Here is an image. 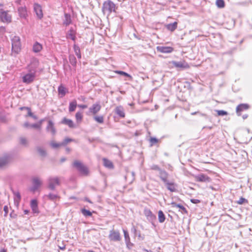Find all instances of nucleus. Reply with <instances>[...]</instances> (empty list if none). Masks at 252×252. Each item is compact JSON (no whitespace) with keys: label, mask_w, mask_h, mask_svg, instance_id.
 I'll return each instance as SVG.
<instances>
[{"label":"nucleus","mask_w":252,"mask_h":252,"mask_svg":"<svg viewBox=\"0 0 252 252\" xmlns=\"http://www.w3.org/2000/svg\"><path fill=\"white\" fill-rule=\"evenodd\" d=\"M116 8L115 4L113 1L108 0L103 3L102 11L104 15L109 16L112 12L116 11Z\"/></svg>","instance_id":"f257e3e1"},{"label":"nucleus","mask_w":252,"mask_h":252,"mask_svg":"<svg viewBox=\"0 0 252 252\" xmlns=\"http://www.w3.org/2000/svg\"><path fill=\"white\" fill-rule=\"evenodd\" d=\"M12 54H18L21 50V39L19 36H14L11 38Z\"/></svg>","instance_id":"f03ea898"},{"label":"nucleus","mask_w":252,"mask_h":252,"mask_svg":"<svg viewBox=\"0 0 252 252\" xmlns=\"http://www.w3.org/2000/svg\"><path fill=\"white\" fill-rule=\"evenodd\" d=\"M72 165L82 175L87 176L89 175V171L88 168L81 161L75 160Z\"/></svg>","instance_id":"7ed1b4c3"},{"label":"nucleus","mask_w":252,"mask_h":252,"mask_svg":"<svg viewBox=\"0 0 252 252\" xmlns=\"http://www.w3.org/2000/svg\"><path fill=\"white\" fill-rule=\"evenodd\" d=\"M39 64V61L36 58H32L31 59L30 63L28 64L26 68L28 71L36 74L37 69Z\"/></svg>","instance_id":"20e7f679"},{"label":"nucleus","mask_w":252,"mask_h":252,"mask_svg":"<svg viewBox=\"0 0 252 252\" xmlns=\"http://www.w3.org/2000/svg\"><path fill=\"white\" fill-rule=\"evenodd\" d=\"M35 78V73L28 71L27 73L23 74L22 79L23 83L27 84H30L34 81Z\"/></svg>","instance_id":"39448f33"},{"label":"nucleus","mask_w":252,"mask_h":252,"mask_svg":"<svg viewBox=\"0 0 252 252\" xmlns=\"http://www.w3.org/2000/svg\"><path fill=\"white\" fill-rule=\"evenodd\" d=\"M60 184V178L58 177H51L48 179V188L51 190H55L56 187Z\"/></svg>","instance_id":"423d86ee"},{"label":"nucleus","mask_w":252,"mask_h":252,"mask_svg":"<svg viewBox=\"0 0 252 252\" xmlns=\"http://www.w3.org/2000/svg\"><path fill=\"white\" fill-rule=\"evenodd\" d=\"M8 11H0V19L4 23H10L11 21V16L8 13Z\"/></svg>","instance_id":"0eeeda50"},{"label":"nucleus","mask_w":252,"mask_h":252,"mask_svg":"<svg viewBox=\"0 0 252 252\" xmlns=\"http://www.w3.org/2000/svg\"><path fill=\"white\" fill-rule=\"evenodd\" d=\"M101 108L99 103H95L89 108L87 114L95 115L100 110Z\"/></svg>","instance_id":"6e6552de"},{"label":"nucleus","mask_w":252,"mask_h":252,"mask_svg":"<svg viewBox=\"0 0 252 252\" xmlns=\"http://www.w3.org/2000/svg\"><path fill=\"white\" fill-rule=\"evenodd\" d=\"M109 238L111 241H119L121 239L119 232L118 231L114 230V229L110 230L109 235Z\"/></svg>","instance_id":"1a4fd4ad"},{"label":"nucleus","mask_w":252,"mask_h":252,"mask_svg":"<svg viewBox=\"0 0 252 252\" xmlns=\"http://www.w3.org/2000/svg\"><path fill=\"white\" fill-rule=\"evenodd\" d=\"M42 181L37 177L32 179V187L30 189L31 191L35 192L41 185Z\"/></svg>","instance_id":"9d476101"},{"label":"nucleus","mask_w":252,"mask_h":252,"mask_svg":"<svg viewBox=\"0 0 252 252\" xmlns=\"http://www.w3.org/2000/svg\"><path fill=\"white\" fill-rule=\"evenodd\" d=\"M157 51L163 53H170L173 51V48L170 46H159L157 47Z\"/></svg>","instance_id":"9b49d317"},{"label":"nucleus","mask_w":252,"mask_h":252,"mask_svg":"<svg viewBox=\"0 0 252 252\" xmlns=\"http://www.w3.org/2000/svg\"><path fill=\"white\" fill-rule=\"evenodd\" d=\"M173 64L177 68L186 69L189 68V64L185 61L173 62Z\"/></svg>","instance_id":"f8f14e48"},{"label":"nucleus","mask_w":252,"mask_h":252,"mask_svg":"<svg viewBox=\"0 0 252 252\" xmlns=\"http://www.w3.org/2000/svg\"><path fill=\"white\" fill-rule=\"evenodd\" d=\"M46 130L48 132H50L53 135H55L56 133V130L54 126V123L49 120L48 122V125L46 127Z\"/></svg>","instance_id":"ddd939ff"},{"label":"nucleus","mask_w":252,"mask_h":252,"mask_svg":"<svg viewBox=\"0 0 252 252\" xmlns=\"http://www.w3.org/2000/svg\"><path fill=\"white\" fill-rule=\"evenodd\" d=\"M18 12L21 18L26 19L28 14L26 6H20L18 8Z\"/></svg>","instance_id":"4468645a"},{"label":"nucleus","mask_w":252,"mask_h":252,"mask_svg":"<svg viewBox=\"0 0 252 252\" xmlns=\"http://www.w3.org/2000/svg\"><path fill=\"white\" fill-rule=\"evenodd\" d=\"M34 11L38 18L41 19L43 17L41 7L39 4L37 3L34 4Z\"/></svg>","instance_id":"2eb2a0df"},{"label":"nucleus","mask_w":252,"mask_h":252,"mask_svg":"<svg viewBox=\"0 0 252 252\" xmlns=\"http://www.w3.org/2000/svg\"><path fill=\"white\" fill-rule=\"evenodd\" d=\"M196 181L198 182H210V180L209 177L205 174H199L195 176Z\"/></svg>","instance_id":"dca6fc26"},{"label":"nucleus","mask_w":252,"mask_h":252,"mask_svg":"<svg viewBox=\"0 0 252 252\" xmlns=\"http://www.w3.org/2000/svg\"><path fill=\"white\" fill-rule=\"evenodd\" d=\"M249 108V106L247 104H240L236 107V112L240 116V112L244 110H247Z\"/></svg>","instance_id":"f3484780"},{"label":"nucleus","mask_w":252,"mask_h":252,"mask_svg":"<svg viewBox=\"0 0 252 252\" xmlns=\"http://www.w3.org/2000/svg\"><path fill=\"white\" fill-rule=\"evenodd\" d=\"M115 112L117 115L121 118H124L125 113L124 108L122 106H118L115 109Z\"/></svg>","instance_id":"a211bd4d"},{"label":"nucleus","mask_w":252,"mask_h":252,"mask_svg":"<svg viewBox=\"0 0 252 252\" xmlns=\"http://www.w3.org/2000/svg\"><path fill=\"white\" fill-rule=\"evenodd\" d=\"M171 205L173 208H179V211H180L182 214L187 213L186 209L183 205L179 204H177L175 202H172Z\"/></svg>","instance_id":"6ab92c4d"},{"label":"nucleus","mask_w":252,"mask_h":252,"mask_svg":"<svg viewBox=\"0 0 252 252\" xmlns=\"http://www.w3.org/2000/svg\"><path fill=\"white\" fill-rule=\"evenodd\" d=\"M10 161V158L9 156H4L0 158V167H2L7 165Z\"/></svg>","instance_id":"aec40b11"},{"label":"nucleus","mask_w":252,"mask_h":252,"mask_svg":"<svg viewBox=\"0 0 252 252\" xmlns=\"http://www.w3.org/2000/svg\"><path fill=\"white\" fill-rule=\"evenodd\" d=\"M13 193L14 195V204L16 206H18L19 203L20 202L21 197L19 192L18 191H13Z\"/></svg>","instance_id":"412c9836"},{"label":"nucleus","mask_w":252,"mask_h":252,"mask_svg":"<svg viewBox=\"0 0 252 252\" xmlns=\"http://www.w3.org/2000/svg\"><path fill=\"white\" fill-rule=\"evenodd\" d=\"M144 214L149 220L153 221V220L156 219V216L153 214V213L150 210H145Z\"/></svg>","instance_id":"4be33fe9"},{"label":"nucleus","mask_w":252,"mask_h":252,"mask_svg":"<svg viewBox=\"0 0 252 252\" xmlns=\"http://www.w3.org/2000/svg\"><path fill=\"white\" fill-rule=\"evenodd\" d=\"M103 162V165L109 169H113L114 168V165L112 163V162L108 159L106 158H103L102 159Z\"/></svg>","instance_id":"5701e85b"},{"label":"nucleus","mask_w":252,"mask_h":252,"mask_svg":"<svg viewBox=\"0 0 252 252\" xmlns=\"http://www.w3.org/2000/svg\"><path fill=\"white\" fill-rule=\"evenodd\" d=\"M159 177L161 180L164 182H167V178H168V174L167 173L164 171L162 170L161 169L159 171Z\"/></svg>","instance_id":"b1692460"},{"label":"nucleus","mask_w":252,"mask_h":252,"mask_svg":"<svg viewBox=\"0 0 252 252\" xmlns=\"http://www.w3.org/2000/svg\"><path fill=\"white\" fill-rule=\"evenodd\" d=\"M62 123L65 125H67L69 127L72 128L74 127V125L73 121L71 120L68 119L66 118H64Z\"/></svg>","instance_id":"393cba45"},{"label":"nucleus","mask_w":252,"mask_h":252,"mask_svg":"<svg viewBox=\"0 0 252 252\" xmlns=\"http://www.w3.org/2000/svg\"><path fill=\"white\" fill-rule=\"evenodd\" d=\"M45 197L47 199L53 201H55L57 199L59 198V196L57 194L53 193H50L48 194L45 195Z\"/></svg>","instance_id":"a878e982"},{"label":"nucleus","mask_w":252,"mask_h":252,"mask_svg":"<svg viewBox=\"0 0 252 252\" xmlns=\"http://www.w3.org/2000/svg\"><path fill=\"white\" fill-rule=\"evenodd\" d=\"M31 207L32 210V211L35 213H37L38 212V207H37V202L36 200H32L31 202Z\"/></svg>","instance_id":"bb28decb"},{"label":"nucleus","mask_w":252,"mask_h":252,"mask_svg":"<svg viewBox=\"0 0 252 252\" xmlns=\"http://www.w3.org/2000/svg\"><path fill=\"white\" fill-rule=\"evenodd\" d=\"M66 38H70L73 41L75 40L76 36H75V32L72 29H71L66 34Z\"/></svg>","instance_id":"cd10ccee"},{"label":"nucleus","mask_w":252,"mask_h":252,"mask_svg":"<svg viewBox=\"0 0 252 252\" xmlns=\"http://www.w3.org/2000/svg\"><path fill=\"white\" fill-rule=\"evenodd\" d=\"M164 184H165L167 189L170 191L174 192L176 190L175 186L174 183H170L167 181V182H165Z\"/></svg>","instance_id":"c85d7f7f"},{"label":"nucleus","mask_w":252,"mask_h":252,"mask_svg":"<svg viewBox=\"0 0 252 252\" xmlns=\"http://www.w3.org/2000/svg\"><path fill=\"white\" fill-rule=\"evenodd\" d=\"M166 27L167 30L171 32H173L177 28V22H175L173 23L169 24Z\"/></svg>","instance_id":"c756f323"},{"label":"nucleus","mask_w":252,"mask_h":252,"mask_svg":"<svg viewBox=\"0 0 252 252\" xmlns=\"http://www.w3.org/2000/svg\"><path fill=\"white\" fill-rule=\"evenodd\" d=\"M77 106V101L76 100H74L69 103V111L72 112L75 111Z\"/></svg>","instance_id":"7c9ffc66"},{"label":"nucleus","mask_w":252,"mask_h":252,"mask_svg":"<svg viewBox=\"0 0 252 252\" xmlns=\"http://www.w3.org/2000/svg\"><path fill=\"white\" fill-rule=\"evenodd\" d=\"M42 49V45L38 42L35 43L33 45L32 50L35 53H38L40 52Z\"/></svg>","instance_id":"2f4dec72"},{"label":"nucleus","mask_w":252,"mask_h":252,"mask_svg":"<svg viewBox=\"0 0 252 252\" xmlns=\"http://www.w3.org/2000/svg\"><path fill=\"white\" fill-rule=\"evenodd\" d=\"M23 126L25 128H33L37 129L39 127V125H36V124H30L28 122H25L23 124Z\"/></svg>","instance_id":"473e14b6"},{"label":"nucleus","mask_w":252,"mask_h":252,"mask_svg":"<svg viewBox=\"0 0 252 252\" xmlns=\"http://www.w3.org/2000/svg\"><path fill=\"white\" fill-rule=\"evenodd\" d=\"M64 18L63 24L66 26L69 25L71 22L70 15L69 14L65 13L64 14Z\"/></svg>","instance_id":"72a5a7b5"},{"label":"nucleus","mask_w":252,"mask_h":252,"mask_svg":"<svg viewBox=\"0 0 252 252\" xmlns=\"http://www.w3.org/2000/svg\"><path fill=\"white\" fill-rule=\"evenodd\" d=\"M74 51L75 53V55L77 57L78 59L81 58V54L80 52V49L79 47L76 44H74L73 46Z\"/></svg>","instance_id":"f704fd0d"},{"label":"nucleus","mask_w":252,"mask_h":252,"mask_svg":"<svg viewBox=\"0 0 252 252\" xmlns=\"http://www.w3.org/2000/svg\"><path fill=\"white\" fill-rule=\"evenodd\" d=\"M158 219L159 222L162 223L165 221V217L161 210H159L158 212Z\"/></svg>","instance_id":"c9c22d12"},{"label":"nucleus","mask_w":252,"mask_h":252,"mask_svg":"<svg viewBox=\"0 0 252 252\" xmlns=\"http://www.w3.org/2000/svg\"><path fill=\"white\" fill-rule=\"evenodd\" d=\"M58 92L62 97L63 96L66 94V89L62 85H60L58 88Z\"/></svg>","instance_id":"e433bc0d"},{"label":"nucleus","mask_w":252,"mask_h":252,"mask_svg":"<svg viewBox=\"0 0 252 252\" xmlns=\"http://www.w3.org/2000/svg\"><path fill=\"white\" fill-rule=\"evenodd\" d=\"M94 119L99 124H102L104 122V117L103 116H96L94 117Z\"/></svg>","instance_id":"4c0bfd02"},{"label":"nucleus","mask_w":252,"mask_h":252,"mask_svg":"<svg viewBox=\"0 0 252 252\" xmlns=\"http://www.w3.org/2000/svg\"><path fill=\"white\" fill-rule=\"evenodd\" d=\"M69 60L70 63L73 66H76L77 61L74 55H70L69 57Z\"/></svg>","instance_id":"58836bf2"},{"label":"nucleus","mask_w":252,"mask_h":252,"mask_svg":"<svg viewBox=\"0 0 252 252\" xmlns=\"http://www.w3.org/2000/svg\"><path fill=\"white\" fill-rule=\"evenodd\" d=\"M216 4L220 8H223L225 5L223 0H216Z\"/></svg>","instance_id":"ea45409f"},{"label":"nucleus","mask_w":252,"mask_h":252,"mask_svg":"<svg viewBox=\"0 0 252 252\" xmlns=\"http://www.w3.org/2000/svg\"><path fill=\"white\" fill-rule=\"evenodd\" d=\"M123 232H124V237H125L126 242L127 244L128 243L130 242V238L129 236L128 233L126 230L125 229H123Z\"/></svg>","instance_id":"a19ab883"},{"label":"nucleus","mask_w":252,"mask_h":252,"mask_svg":"<svg viewBox=\"0 0 252 252\" xmlns=\"http://www.w3.org/2000/svg\"><path fill=\"white\" fill-rule=\"evenodd\" d=\"M75 118L77 122L81 121L83 118L82 113L81 112H77L75 114Z\"/></svg>","instance_id":"79ce46f5"},{"label":"nucleus","mask_w":252,"mask_h":252,"mask_svg":"<svg viewBox=\"0 0 252 252\" xmlns=\"http://www.w3.org/2000/svg\"><path fill=\"white\" fill-rule=\"evenodd\" d=\"M20 142L21 144L24 146H27L28 145V141L25 137H21L20 138Z\"/></svg>","instance_id":"37998d69"},{"label":"nucleus","mask_w":252,"mask_h":252,"mask_svg":"<svg viewBox=\"0 0 252 252\" xmlns=\"http://www.w3.org/2000/svg\"><path fill=\"white\" fill-rule=\"evenodd\" d=\"M73 141V140L72 139H71V138H66L64 139L63 141L61 143V145H62L63 146H65L67 143H68L69 142Z\"/></svg>","instance_id":"c03bdc74"},{"label":"nucleus","mask_w":252,"mask_h":252,"mask_svg":"<svg viewBox=\"0 0 252 252\" xmlns=\"http://www.w3.org/2000/svg\"><path fill=\"white\" fill-rule=\"evenodd\" d=\"M50 145L53 148H59V147H60L61 146H63L62 145H61V143H57L55 142L54 141H52L50 143Z\"/></svg>","instance_id":"a18cd8bd"},{"label":"nucleus","mask_w":252,"mask_h":252,"mask_svg":"<svg viewBox=\"0 0 252 252\" xmlns=\"http://www.w3.org/2000/svg\"><path fill=\"white\" fill-rule=\"evenodd\" d=\"M82 213L84 216H91L92 215V213L90 211L85 209L82 210Z\"/></svg>","instance_id":"49530a36"},{"label":"nucleus","mask_w":252,"mask_h":252,"mask_svg":"<svg viewBox=\"0 0 252 252\" xmlns=\"http://www.w3.org/2000/svg\"><path fill=\"white\" fill-rule=\"evenodd\" d=\"M248 203V200L243 198V197H241L239 200H238L237 201V203L238 204H240V205H241V204H243L244 203Z\"/></svg>","instance_id":"de8ad7c7"},{"label":"nucleus","mask_w":252,"mask_h":252,"mask_svg":"<svg viewBox=\"0 0 252 252\" xmlns=\"http://www.w3.org/2000/svg\"><path fill=\"white\" fill-rule=\"evenodd\" d=\"M37 151L39 153V154L42 156H44L46 155L45 151L42 148H38L37 149Z\"/></svg>","instance_id":"09e8293b"},{"label":"nucleus","mask_w":252,"mask_h":252,"mask_svg":"<svg viewBox=\"0 0 252 252\" xmlns=\"http://www.w3.org/2000/svg\"><path fill=\"white\" fill-rule=\"evenodd\" d=\"M117 72L118 74H120V75H124L125 76L129 77L130 78H132L131 75H130L129 74H128V73L125 72L124 71H118Z\"/></svg>","instance_id":"8fccbe9b"},{"label":"nucleus","mask_w":252,"mask_h":252,"mask_svg":"<svg viewBox=\"0 0 252 252\" xmlns=\"http://www.w3.org/2000/svg\"><path fill=\"white\" fill-rule=\"evenodd\" d=\"M216 111L219 116H224L227 114V112L224 110H217Z\"/></svg>","instance_id":"3c124183"},{"label":"nucleus","mask_w":252,"mask_h":252,"mask_svg":"<svg viewBox=\"0 0 252 252\" xmlns=\"http://www.w3.org/2000/svg\"><path fill=\"white\" fill-rule=\"evenodd\" d=\"M151 145L153 146L154 144L157 143L158 142V140L155 137H151L150 139Z\"/></svg>","instance_id":"603ef678"},{"label":"nucleus","mask_w":252,"mask_h":252,"mask_svg":"<svg viewBox=\"0 0 252 252\" xmlns=\"http://www.w3.org/2000/svg\"><path fill=\"white\" fill-rule=\"evenodd\" d=\"M129 174H131L132 176V180H131V182H132V181H133L134 180L135 174H134V172H127L125 176V178L126 179L128 177Z\"/></svg>","instance_id":"864d4df0"},{"label":"nucleus","mask_w":252,"mask_h":252,"mask_svg":"<svg viewBox=\"0 0 252 252\" xmlns=\"http://www.w3.org/2000/svg\"><path fill=\"white\" fill-rule=\"evenodd\" d=\"M151 169L159 171L161 169L157 165H153L151 166Z\"/></svg>","instance_id":"5fc2aeb1"},{"label":"nucleus","mask_w":252,"mask_h":252,"mask_svg":"<svg viewBox=\"0 0 252 252\" xmlns=\"http://www.w3.org/2000/svg\"><path fill=\"white\" fill-rule=\"evenodd\" d=\"M28 111V114L26 116V117L30 116L32 117V116L33 113L31 111V109L30 108H29V109L27 110Z\"/></svg>","instance_id":"6e6d98bb"},{"label":"nucleus","mask_w":252,"mask_h":252,"mask_svg":"<svg viewBox=\"0 0 252 252\" xmlns=\"http://www.w3.org/2000/svg\"><path fill=\"white\" fill-rule=\"evenodd\" d=\"M190 201L192 203L194 204H197L200 202V201L199 200L196 199H191Z\"/></svg>","instance_id":"4d7b16f0"},{"label":"nucleus","mask_w":252,"mask_h":252,"mask_svg":"<svg viewBox=\"0 0 252 252\" xmlns=\"http://www.w3.org/2000/svg\"><path fill=\"white\" fill-rule=\"evenodd\" d=\"M43 121V120H41L39 121L37 123H36V125H39V127L38 128V129H39V130L41 129V125H42Z\"/></svg>","instance_id":"13d9d810"},{"label":"nucleus","mask_w":252,"mask_h":252,"mask_svg":"<svg viewBox=\"0 0 252 252\" xmlns=\"http://www.w3.org/2000/svg\"><path fill=\"white\" fill-rule=\"evenodd\" d=\"M77 106H78V107L81 108L82 109H85V108H87V105L79 104V105H78Z\"/></svg>","instance_id":"bf43d9fd"},{"label":"nucleus","mask_w":252,"mask_h":252,"mask_svg":"<svg viewBox=\"0 0 252 252\" xmlns=\"http://www.w3.org/2000/svg\"><path fill=\"white\" fill-rule=\"evenodd\" d=\"M3 210L5 212V215H6L8 212V208L7 206H5L3 208Z\"/></svg>","instance_id":"052dcab7"},{"label":"nucleus","mask_w":252,"mask_h":252,"mask_svg":"<svg viewBox=\"0 0 252 252\" xmlns=\"http://www.w3.org/2000/svg\"><path fill=\"white\" fill-rule=\"evenodd\" d=\"M5 32V28L4 27H0V33H3Z\"/></svg>","instance_id":"680f3d73"},{"label":"nucleus","mask_w":252,"mask_h":252,"mask_svg":"<svg viewBox=\"0 0 252 252\" xmlns=\"http://www.w3.org/2000/svg\"><path fill=\"white\" fill-rule=\"evenodd\" d=\"M29 107H21L20 108V109L21 110H27L28 109H29Z\"/></svg>","instance_id":"e2e57ef3"},{"label":"nucleus","mask_w":252,"mask_h":252,"mask_svg":"<svg viewBox=\"0 0 252 252\" xmlns=\"http://www.w3.org/2000/svg\"><path fill=\"white\" fill-rule=\"evenodd\" d=\"M31 117H32L34 120H37L38 118L37 117L34 115L33 114H32V116Z\"/></svg>","instance_id":"0e129e2a"},{"label":"nucleus","mask_w":252,"mask_h":252,"mask_svg":"<svg viewBox=\"0 0 252 252\" xmlns=\"http://www.w3.org/2000/svg\"><path fill=\"white\" fill-rule=\"evenodd\" d=\"M22 0H16L15 2L20 4Z\"/></svg>","instance_id":"69168bd1"},{"label":"nucleus","mask_w":252,"mask_h":252,"mask_svg":"<svg viewBox=\"0 0 252 252\" xmlns=\"http://www.w3.org/2000/svg\"><path fill=\"white\" fill-rule=\"evenodd\" d=\"M29 211H28V210H25L24 211V213H25V214H28L29 213Z\"/></svg>","instance_id":"338daca9"},{"label":"nucleus","mask_w":252,"mask_h":252,"mask_svg":"<svg viewBox=\"0 0 252 252\" xmlns=\"http://www.w3.org/2000/svg\"><path fill=\"white\" fill-rule=\"evenodd\" d=\"M0 252H6V250L4 249L0 250Z\"/></svg>","instance_id":"774afa93"}]
</instances>
